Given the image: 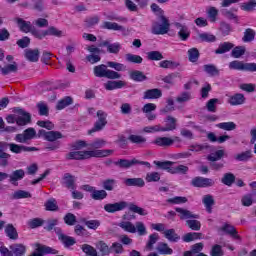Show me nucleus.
Wrapping results in <instances>:
<instances>
[{"label": "nucleus", "mask_w": 256, "mask_h": 256, "mask_svg": "<svg viewBox=\"0 0 256 256\" xmlns=\"http://www.w3.org/2000/svg\"><path fill=\"white\" fill-rule=\"evenodd\" d=\"M211 256H224L225 252H223V247L219 244L212 246L210 251Z\"/></svg>", "instance_id": "338daca9"}, {"label": "nucleus", "mask_w": 256, "mask_h": 256, "mask_svg": "<svg viewBox=\"0 0 256 256\" xmlns=\"http://www.w3.org/2000/svg\"><path fill=\"white\" fill-rule=\"evenodd\" d=\"M130 79L136 82H143V81H147V76L143 74V72L139 70H135L130 73Z\"/></svg>", "instance_id": "c03bdc74"}, {"label": "nucleus", "mask_w": 256, "mask_h": 256, "mask_svg": "<svg viewBox=\"0 0 256 256\" xmlns=\"http://www.w3.org/2000/svg\"><path fill=\"white\" fill-rule=\"evenodd\" d=\"M129 208V211H132V213H137L138 215H148L147 211L134 203H127L125 201L115 202V203H108L104 205V211L106 213H117L118 211H123L125 209Z\"/></svg>", "instance_id": "f03ea898"}, {"label": "nucleus", "mask_w": 256, "mask_h": 256, "mask_svg": "<svg viewBox=\"0 0 256 256\" xmlns=\"http://www.w3.org/2000/svg\"><path fill=\"white\" fill-rule=\"evenodd\" d=\"M36 107L41 117H49V104L44 101H40L36 104Z\"/></svg>", "instance_id": "c756f323"}, {"label": "nucleus", "mask_w": 256, "mask_h": 256, "mask_svg": "<svg viewBox=\"0 0 256 256\" xmlns=\"http://www.w3.org/2000/svg\"><path fill=\"white\" fill-rule=\"evenodd\" d=\"M203 69H204L205 73L210 75V77H215V76L219 75V69L217 68V66H215L213 64H206L203 66Z\"/></svg>", "instance_id": "de8ad7c7"}, {"label": "nucleus", "mask_w": 256, "mask_h": 256, "mask_svg": "<svg viewBox=\"0 0 256 256\" xmlns=\"http://www.w3.org/2000/svg\"><path fill=\"white\" fill-rule=\"evenodd\" d=\"M93 71H94L95 77H100V78L105 77L106 79H121V74H119V72L109 70L107 68V65L105 64H100L98 66H95L93 68Z\"/></svg>", "instance_id": "7ed1b4c3"}, {"label": "nucleus", "mask_w": 256, "mask_h": 256, "mask_svg": "<svg viewBox=\"0 0 256 256\" xmlns=\"http://www.w3.org/2000/svg\"><path fill=\"white\" fill-rule=\"evenodd\" d=\"M10 151L11 153L19 155V153H31L33 151H39V148L10 143Z\"/></svg>", "instance_id": "9b49d317"}, {"label": "nucleus", "mask_w": 256, "mask_h": 256, "mask_svg": "<svg viewBox=\"0 0 256 256\" xmlns=\"http://www.w3.org/2000/svg\"><path fill=\"white\" fill-rule=\"evenodd\" d=\"M17 71L18 67L16 62H13V64H9L1 68L2 75H9V73H17Z\"/></svg>", "instance_id": "6e6d98bb"}, {"label": "nucleus", "mask_w": 256, "mask_h": 256, "mask_svg": "<svg viewBox=\"0 0 256 256\" xmlns=\"http://www.w3.org/2000/svg\"><path fill=\"white\" fill-rule=\"evenodd\" d=\"M176 213H178V217H180L181 221H185L187 219H199L198 214H194L188 209L185 208H175Z\"/></svg>", "instance_id": "2eb2a0df"}, {"label": "nucleus", "mask_w": 256, "mask_h": 256, "mask_svg": "<svg viewBox=\"0 0 256 256\" xmlns=\"http://www.w3.org/2000/svg\"><path fill=\"white\" fill-rule=\"evenodd\" d=\"M156 251L160 253V255H173V249L169 247V244L165 242L158 243L156 247Z\"/></svg>", "instance_id": "c85d7f7f"}, {"label": "nucleus", "mask_w": 256, "mask_h": 256, "mask_svg": "<svg viewBox=\"0 0 256 256\" xmlns=\"http://www.w3.org/2000/svg\"><path fill=\"white\" fill-rule=\"evenodd\" d=\"M145 181L146 183H157L161 181V174L159 172H148Z\"/></svg>", "instance_id": "a19ab883"}, {"label": "nucleus", "mask_w": 256, "mask_h": 256, "mask_svg": "<svg viewBox=\"0 0 256 256\" xmlns=\"http://www.w3.org/2000/svg\"><path fill=\"white\" fill-rule=\"evenodd\" d=\"M63 219H64V223L66 225H69L70 227L75 225V223H77V216H75V214L73 213H67Z\"/></svg>", "instance_id": "69168bd1"}, {"label": "nucleus", "mask_w": 256, "mask_h": 256, "mask_svg": "<svg viewBox=\"0 0 256 256\" xmlns=\"http://www.w3.org/2000/svg\"><path fill=\"white\" fill-rule=\"evenodd\" d=\"M11 143L0 142V166L7 167L9 165V159H11V154L5 152L10 149Z\"/></svg>", "instance_id": "6e6552de"}, {"label": "nucleus", "mask_w": 256, "mask_h": 256, "mask_svg": "<svg viewBox=\"0 0 256 256\" xmlns=\"http://www.w3.org/2000/svg\"><path fill=\"white\" fill-rule=\"evenodd\" d=\"M55 233L58 236L59 241H61L66 249H69V247H73V245L77 243V240H75V238L63 234V230H61V228H56Z\"/></svg>", "instance_id": "9d476101"}, {"label": "nucleus", "mask_w": 256, "mask_h": 256, "mask_svg": "<svg viewBox=\"0 0 256 256\" xmlns=\"http://www.w3.org/2000/svg\"><path fill=\"white\" fill-rule=\"evenodd\" d=\"M159 22H155L152 25V33L153 35H167L169 33V29L171 24L169 23V19L165 17V15H159Z\"/></svg>", "instance_id": "20e7f679"}, {"label": "nucleus", "mask_w": 256, "mask_h": 256, "mask_svg": "<svg viewBox=\"0 0 256 256\" xmlns=\"http://www.w3.org/2000/svg\"><path fill=\"white\" fill-rule=\"evenodd\" d=\"M9 249L12 256H24L27 253V246L19 243L10 245Z\"/></svg>", "instance_id": "a211bd4d"}, {"label": "nucleus", "mask_w": 256, "mask_h": 256, "mask_svg": "<svg viewBox=\"0 0 256 256\" xmlns=\"http://www.w3.org/2000/svg\"><path fill=\"white\" fill-rule=\"evenodd\" d=\"M114 165L119 167V169H129L133 167V165H144L145 167H148V169H151V163L140 161L136 158H133L132 160L119 159L118 161L114 162Z\"/></svg>", "instance_id": "39448f33"}, {"label": "nucleus", "mask_w": 256, "mask_h": 256, "mask_svg": "<svg viewBox=\"0 0 256 256\" xmlns=\"http://www.w3.org/2000/svg\"><path fill=\"white\" fill-rule=\"evenodd\" d=\"M98 47H107L108 53H113L117 55L121 51V44L119 42L111 44L108 40L102 41Z\"/></svg>", "instance_id": "dca6fc26"}, {"label": "nucleus", "mask_w": 256, "mask_h": 256, "mask_svg": "<svg viewBox=\"0 0 256 256\" xmlns=\"http://www.w3.org/2000/svg\"><path fill=\"white\" fill-rule=\"evenodd\" d=\"M175 27L178 30V38L180 41H187V39L191 37V30H189L187 25L176 22Z\"/></svg>", "instance_id": "f8f14e48"}, {"label": "nucleus", "mask_w": 256, "mask_h": 256, "mask_svg": "<svg viewBox=\"0 0 256 256\" xmlns=\"http://www.w3.org/2000/svg\"><path fill=\"white\" fill-rule=\"evenodd\" d=\"M245 51V46H236L235 48H233L231 55L232 57H234V59H239L243 57V55H245Z\"/></svg>", "instance_id": "13d9d810"}, {"label": "nucleus", "mask_w": 256, "mask_h": 256, "mask_svg": "<svg viewBox=\"0 0 256 256\" xmlns=\"http://www.w3.org/2000/svg\"><path fill=\"white\" fill-rule=\"evenodd\" d=\"M24 178H25V170L23 169L14 170L8 176L9 183H11V185H14L15 187L19 185L18 181H21Z\"/></svg>", "instance_id": "4468645a"}, {"label": "nucleus", "mask_w": 256, "mask_h": 256, "mask_svg": "<svg viewBox=\"0 0 256 256\" xmlns=\"http://www.w3.org/2000/svg\"><path fill=\"white\" fill-rule=\"evenodd\" d=\"M118 225L127 233H137V228L130 221H122Z\"/></svg>", "instance_id": "ea45409f"}, {"label": "nucleus", "mask_w": 256, "mask_h": 256, "mask_svg": "<svg viewBox=\"0 0 256 256\" xmlns=\"http://www.w3.org/2000/svg\"><path fill=\"white\" fill-rule=\"evenodd\" d=\"M165 127L161 128L162 132L175 131L177 129V120L175 117L168 115L165 119Z\"/></svg>", "instance_id": "aec40b11"}, {"label": "nucleus", "mask_w": 256, "mask_h": 256, "mask_svg": "<svg viewBox=\"0 0 256 256\" xmlns=\"http://www.w3.org/2000/svg\"><path fill=\"white\" fill-rule=\"evenodd\" d=\"M256 7V1L255 0H250L246 3H243L241 5V9L242 11H253V9H255Z\"/></svg>", "instance_id": "774afa93"}, {"label": "nucleus", "mask_w": 256, "mask_h": 256, "mask_svg": "<svg viewBox=\"0 0 256 256\" xmlns=\"http://www.w3.org/2000/svg\"><path fill=\"white\" fill-rule=\"evenodd\" d=\"M222 231H225L228 235H231L234 239H238V241H241V236L237 234V229H235V226L230 224H225L222 228Z\"/></svg>", "instance_id": "7c9ffc66"}, {"label": "nucleus", "mask_w": 256, "mask_h": 256, "mask_svg": "<svg viewBox=\"0 0 256 256\" xmlns=\"http://www.w3.org/2000/svg\"><path fill=\"white\" fill-rule=\"evenodd\" d=\"M202 238L203 234L199 232H189L182 237L184 243H191V241H195L196 239Z\"/></svg>", "instance_id": "c9c22d12"}, {"label": "nucleus", "mask_w": 256, "mask_h": 256, "mask_svg": "<svg viewBox=\"0 0 256 256\" xmlns=\"http://www.w3.org/2000/svg\"><path fill=\"white\" fill-rule=\"evenodd\" d=\"M14 113H17L16 124L20 127L29 125L31 123V114L22 108H15Z\"/></svg>", "instance_id": "423d86ee"}, {"label": "nucleus", "mask_w": 256, "mask_h": 256, "mask_svg": "<svg viewBox=\"0 0 256 256\" xmlns=\"http://www.w3.org/2000/svg\"><path fill=\"white\" fill-rule=\"evenodd\" d=\"M39 49H25L24 50V56L27 61H30V63H37L39 61Z\"/></svg>", "instance_id": "6ab92c4d"}, {"label": "nucleus", "mask_w": 256, "mask_h": 256, "mask_svg": "<svg viewBox=\"0 0 256 256\" xmlns=\"http://www.w3.org/2000/svg\"><path fill=\"white\" fill-rule=\"evenodd\" d=\"M221 183L227 185V187H231L235 183V174L231 172L225 173L221 179Z\"/></svg>", "instance_id": "37998d69"}, {"label": "nucleus", "mask_w": 256, "mask_h": 256, "mask_svg": "<svg viewBox=\"0 0 256 256\" xmlns=\"http://www.w3.org/2000/svg\"><path fill=\"white\" fill-rule=\"evenodd\" d=\"M91 199H94V201H103V199H107V191L95 189L91 194Z\"/></svg>", "instance_id": "8fccbe9b"}, {"label": "nucleus", "mask_w": 256, "mask_h": 256, "mask_svg": "<svg viewBox=\"0 0 256 256\" xmlns=\"http://www.w3.org/2000/svg\"><path fill=\"white\" fill-rule=\"evenodd\" d=\"M128 141H130V143H134L135 145H145L147 143V138L142 135L131 134L128 137Z\"/></svg>", "instance_id": "72a5a7b5"}, {"label": "nucleus", "mask_w": 256, "mask_h": 256, "mask_svg": "<svg viewBox=\"0 0 256 256\" xmlns=\"http://www.w3.org/2000/svg\"><path fill=\"white\" fill-rule=\"evenodd\" d=\"M225 157V150H218L215 153H212L207 156L208 161L217 162L221 161Z\"/></svg>", "instance_id": "49530a36"}, {"label": "nucleus", "mask_w": 256, "mask_h": 256, "mask_svg": "<svg viewBox=\"0 0 256 256\" xmlns=\"http://www.w3.org/2000/svg\"><path fill=\"white\" fill-rule=\"evenodd\" d=\"M175 143V140L169 137H158L155 139L154 144L158 147H171Z\"/></svg>", "instance_id": "a878e982"}, {"label": "nucleus", "mask_w": 256, "mask_h": 256, "mask_svg": "<svg viewBox=\"0 0 256 256\" xmlns=\"http://www.w3.org/2000/svg\"><path fill=\"white\" fill-rule=\"evenodd\" d=\"M64 185L68 189H75V177L69 173L64 175Z\"/></svg>", "instance_id": "3c124183"}, {"label": "nucleus", "mask_w": 256, "mask_h": 256, "mask_svg": "<svg viewBox=\"0 0 256 256\" xmlns=\"http://www.w3.org/2000/svg\"><path fill=\"white\" fill-rule=\"evenodd\" d=\"M165 239H168L170 243H177L181 239L179 234L175 233V229H168L163 232Z\"/></svg>", "instance_id": "bb28decb"}, {"label": "nucleus", "mask_w": 256, "mask_h": 256, "mask_svg": "<svg viewBox=\"0 0 256 256\" xmlns=\"http://www.w3.org/2000/svg\"><path fill=\"white\" fill-rule=\"evenodd\" d=\"M57 225H59V219H57V218L48 219L46 221V225L44 226V229L46 231H53V229H54V231H55V229H57V228H55V227H57Z\"/></svg>", "instance_id": "052dcab7"}, {"label": "nucleus", "mask_w": 256, "mask_h": 256, "mask_svg": "<svg viewBox=\"0 0 256 256\" xmlns=\"http://www.w3.org/2000/svg\"><path fill=\"white\" fill-rule=\"evenodd\" d=\"M45 211H59V205H57V200L55 198H50L44 203Z\"/></svg>", "instance_id": "e433bc0d"}, {"label": "nucleus", "mask_w": 256, "mask_h": 256, "mask_svg": "<svg viewBox=\"0 0 256 256\" xmlns=\"http://www.w3.org/2000/svg\"><path fill=\"white\" fill-rule=\"evenodd\" d=\"M193 187H213L215 181L211 178L195 177L191 181Z\"/></svg>", "instance_id": "ddd939ff"}, {"label": "nucleus", "mask_w": 256, "mask_h": 256, "mask_svg": "<svg viewBox=\"0 0 256 256\" xmlns=\"http://www.w3.org/2000/svg\"><path fill=\"white\" fill-rule=\"evenodd\" d=\"M157 241H159V234L157 233L151 234L146 244V249H148V251H153V245H155Z\"/></svg>", "instance_id": "4d7b16f0"}, {"label": "nucleus", "mask_w": 256, "mask_h": 256, "mask_svg": "<svg viewBox=\"0 0 256 256\" xmlns=\"http://www.w3.org/2000/svg\"><path fill=\"white\" fill-rule=\"evenodd\" d=\"M218 129H222L223 131H235L237 129V124L235 122H222L216 124Z\"/></svg>", "instance_id": "a18cd8bd"}, {"label": "nucleus", "mask_w": 256, "mask_h": 256, "mask_svg": "<svg viewBox=\"0 0 256 256\" xmlns=\"http://www.w3.org/2000/svg\"><path fill=\"white\" fill-rule=\"evenodd\" d=\"M117 185V180L108 178L102 181L103 191H113Z\"/></svg>", "instance_id": "4c0bfd02"}, {"label": "nucleus", "mask_w": 256, "mask_h": 256, "mask_svg": "<svg viewBox=\"0 0 256 256\" xmlns=\"http://www.w3.org/2000/svg\"><path fill=\"white\" fill-rule=\"evenodd\" d=\"M186 225L192 231H200L201 230V222L196 220V218H193V220H187Z\"/></svg>", "instance_id": "680f3d73"}, {"label": "nucleus", "mask_w": 256, "mask_h": 256, "mask_svg": "<svg viewBox=\"0 0 256 256\" xmlns=\"http://www.w3.org/2000/svg\"><path fill=\"white\" fill-rule=\"evenodd\" d=\"M255 40V30L253 29H246L244 32V36L242 38V41H244V43H251V41Z\"/></svg>", "instance_id": "5fc2aeb1"}, {"label": "nucleus", "mask_w": 256, "mask_h": 256, "mask_svg": "<svg viewBox=\"0 0 256 256\" xmlns=\"http://www.w3.org/2000/svg\"><path fill=\"white\" fill-rule=\"evenodd\" d=\"M181 65L179 62H174L171 60H163L159 63V67L162 69H177Z\"/></svg>", "instance_id": "09e8293b"}, {"label": "nucleus", "mask_w": 256, "mask_h": 256, "mask_svg": "<svg viewBox=\"0 0 256 256\" xmlns=\"http://www.w3.org/2000/svg\"><path fill=\"white\" fill-rule=\"evenodd\" d=\"M228 103L233 106L243 105V103H245V95L241 93L234 94L233 96H230Z\"/></svg>", "instance_id": "cd10ccee"}, {"label": "nucleus", "mask_w": 256, "mask_h": 256, "mask_svg": "<svg viewBox=\"0 0 256 256\" xmlns=\"http://www.w3.org/2000/svg\"><path fill=\"white\" fill-rule=\"evenodd\" d=\"M69 105H73V98H71V96H66L65 98L58 101L56 109L61 111L62 109H65V107H69Z\"/></svg>", "instance_id": "58836bf2"}, {"label": "nucleus", "mask_w": 256, "mask_h": 256, "mask_svg": "<svg viewBox=\"0 0 256 256\" xmlns=\"http://www.w3.org/2000/svg\"><path fill=\"white\" fill-rule=\"evenodd\" d=\"M5 233L9 239H12L13 241H16V239H19V233H17V229L13 224H8L5 228Z\"/></svg>", "instance_id": "2f4dec72"}, {"label": "nucleus", "mask_w": 256, "mask_h": 256, "mask_svg": "<svg viewBox=\"0 0 256 256\" xmlns=\"http://www.w3.org/2000/svg\"><path fill=\"white\" fill-rule=\"evenodd\" d=\"M38 137H43L45 141L53 143L58 139H63V134L59 131H45L43 129L38 131Z\"/></svg>", "instance_id": "1a4fd4ad"}, {"label": "nucleus", "mask_w": 256, "mask_h": 256, "mask_svg": "<svg viewBox=\"0 0 256 256\" xmlns=\"http://www.w3.org/2000/svg\"><path fill=\"white\" fill-rule=\"evenodd\" d=\"M125 82L124 81H108L106 84H105V89L107 91H113L115 89H122V87H125Z\"/></svg>", "instance_id": "473e14b6"}, {"label": "nucleus", "mask_w": 256, "mask_h": 256, "mask_svg": "<svg viewBox=\"0 0 256 256\" xmlns=\"http://www.w3.org/2000/svg\"><path fill=\"white\" fill-rule=\"evenodd\" d=\"M163 58V54L159 51H150L147 53V59L149 61H161Z\"/></svg>", "instance_id": "0e129e2a"}, {"label": "nucleus", "mask_w": 256, "mask_h": 256, "mask_svg": "<svg viewBox=\"0 0 256 256\" xmlns=\"http://www.w3.org/2000/svg\"><path fill=\"white\" fill-rule=\"evenodd\" d=\"M102 29H108L109 31H125V28L115 22H104Z\"/></svg>", "instance_id": "f704fd0d"}, {"label": "nucleus", "mask_w": 256, "mask_h": 256, "mask_svg": "<svg viewBox=\"0 0 256 256\" xmlns=\"http://www.w3.org/2000/svg\"><path fill=\"white\" fill-rule=\"evenodd\" d=\"M233 47H235V44L231 42H223L219 44L218 48L214 51V53L216 55H223L225 53H229V51H231Z\"/></svg>", "instance_id": "5701e85b"}, {"label": "nucleus", "mask_w": 256, "mask_h": 256, "mask_svg": "<svg viewBox=\"0 0 256 256\" xmlns=\"http://www.w3.org/2000/svg\"><path fill=\"white\" fill-rule=\"evenodd\" d=\"M252 158H253V152L251 150L241 152L234 156V159L236 161H243V162L249 161V159H252Z\"/></svg>", "instance_id": "79ce46f5"}, {"label": "nucleus", "mask_w": 256, "mask_h": 256, "mask_svg": "<svg viewBox=\"0 0 256 256\" xmlns=\"http://www.w3.org/2000/svg\"><path fill=\"white\" fill-rule=\"evenodd\" d=\"M229 69H234L236 71H245V63L239 60H234L229 63Z\"/></svg>", "instance_id": "e2e57ef3"}, {"label": "nucleus", "mask_w": 256, "mask_h": 256, "mask_svg": "<svg viewBox=\"0 0 256 256\" xmlns=\"http://www.w3.org/2000/svg\"><path fill=\"white\" fill-rule=\"evenodd\" d=\"M163 91L159 88L148 89L143 93V99H161Z\"/></svg>", "instance_id": "f3484780"}, {"label": "nucleus", "mask_w": 256, "mask_h": 256, "mask_svg": "<svg viewBox=\"0 0 256 256\" xmlns=\"http://www.w3.org/2000/svg\"><path fill=\"white\" fill-rule=\"evenodd\" d=\"M202 203L204 204L208 213H213V205H215V199L211 194L204 195Z\"/></svg>", "instance_id": "b1692460"}, {"label": "nucleus", "mask_w": 256, "mask_h": 256, "mask_svg": "<svg viewBox=\"0 0 256 256\" xmlns=\"http://www.w3.org/2000/svg\"><path fill=\"white\" fill-rule=\"evenodd\" d=\"M14 21L17 23L22 33H31V31H33L31 22L25 21L23 18H15Z\"/></svg>", "instance_id": "4be33fe9"}, {"label": "nucleus", "mask_w": 256, "mask_h": 256, "mask_svg": "<svg viewBox=\"0 0 256 256\" xmlns=\"http://www.w3.org/2000/svg\"><path fill=\"white\" fill-rule=\"evenodd\" d=\"M35 247H36L35 251L30 256H45L49 254L57 255L59 253L58 250L43 244L36 243Z\"/></svg>", "instance_id": "0eeeda50"}, {"label": "nucleus", "mask_w": 256, "mask_h": 256, "mask_svg": "<svg viewBox=\"0 0 256 256\" xmlns=\"http://www.w3.org/2000/svg\"><path fill=\"white\" fill-rule=\"evenodd\" d=\"M113 150L73 151L66 154L67 161H83L92 157H109Z\"/></svg>", "instance_id": "f257e3e1"}, {"label": "nucleus", "mask_w": 256, "mask_h": 256, "mask_svg": "<svg viewBox=\"0 0 256 256\" xmlns=\"http://www.w3.org/2000/svg\"><path fill=\"white\" fill-rule=\"evenodd\" d=\"M188 59L191 63H197V61H199V50L197 48L189 49Z\"/></svg>", "instance_id": "bf43d9fd"}, {"label": "nucleus", "mask_w": 256, "mask_h": 256, "mask_svg": "<svg viewBox=\"0 0 256 256\" xmlns=\"http://www.w3.org/2000/svg\"><path fill=\"white\" fill-rule=\"evenodd\" d=\"M154 165H156L157 169H161L162 171H167L168 173L172 174L173 165L175 162L173 161H154Z\"/></svg>", "instance_id": "412c9836"}, {"label": "nucleus", "mask_w": 256, "mask_h": 256, "mask_svg": "<svg viewBox=\"0 0 256 256\" xmlns=\"http://www.w3.org/2000/svg\"><path fill=\"white\" fill-rule=\"evenodd\" d=\"M81 249L83 253H85V255L87 256H98L97 249H95L93 246L89 244H83L81 246Z\"/></svg>", "instance_id": "603ef678"}, {"label": "nucleus", "mask_w": 256, "mask_h": 256, "mask_svg": "<svg viewBox=\"0 0 256 256\" xmlns=\"http://www.w3.org/2000/svg\"><path fill=\"white\" fill-rule=\"evenodd\" d=\"M12 199H31V193L25 190H17L12 194Z\"/></svg>", "instance_id": "864d4df0"}, {"label": "nucleus", "mask_w": 256, "mask_h": 256, "mask_svg": "<svg viewBox=\"0 0 256 256\" xmlns=\"http://www.w3.org/2000/svg\"><path fill=\"white\" fill-rule=\"evenodd\" d=\"M124 183L127 187H145L143 178H127Z\"/></svg>", "instance_id": "393cba45"}]
</instances>
